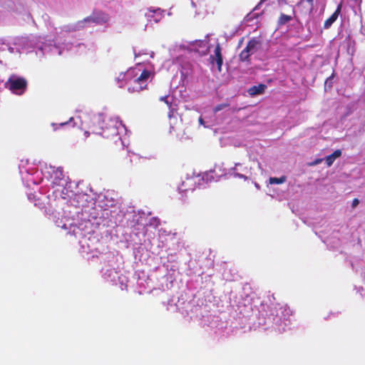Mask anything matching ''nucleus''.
<instances>
[{
    "instance_id": "obj_23",
    "label": "nucleus",
    "mask_w": 365,
    "mask_h": 365,
    "mask_svg": "<svg viewBox=\"0 0 365 365\" xmlns=\"http://www.w3.org/2000/svg\"><path fill=\"white\" fill-rule=\"evenodd\" d=\"M94 120L96 121L100 122L101 120H103V117L101 115H98L94 117Z\"/></svg>"
},
{
    "instance_id": "obj_34",
    "label": "nucleus",
    "mask_w": 365,
    "mask_h": 365,
    "mask_svg": "<svg viewBox=\"0 0 365 365\" xmlns=\"http://www.w3.org/2000/svg\"><path fill=\"white\" fill-rule=\"evenodd\" d=\"M258 167L259 169H261V164L259 163H258Z\"/></svg>"
},
{
    "instance_id": "obj_5",
    "label": "nucleus",
    "mask_w": 365,
    "mask_h": 365,
    "mask_svg": "<svg viewBox=\"0 0 365 365\" xmlns=\"http://www.w3.org/2000/svg\"><path fill=\"white\" fill-rule=\"evenodd\" d=\"M260 48V43L258 40L252 38L247 43L246 47L241 51L240 59L247 61L249 57L255 53Z\"/></svg>"
},
{
    "instance_id": "obj_11",
    "label": "nucleus",
    "mask_w": 365,
    "mask_h": 365,
    "mask_svg": "<svg viewBox=\"0 0 365 365\" xmlns=\"http://www.w3.org/2000/svg\"><path fill=\"white\" fill-rule=\"evenodd\" d=\"M341 9V4L338 5L336 11L332 14V15L325 21L324 24V28L325 29H328L331 27L332 24L337 19Z\"/></svg>"
},
{
    "instance_id": "obj_4",
    "label": "nucleus",
    "mask_w": 365,
    "mask_h": 365,
    "mask_svg": "<svg viewBox=\"0 0 365 365\" xmlns=\"http://www.w3.org/2000/svg\"><path fill=\"white\" fill-rule=\"evenodd\" d=\"M27 86L25 78L15 75L11 76L6 83V87L16 95H22Z\"/></svg>"
},
{
    "instance_id": "obj_17",
    "label": "nucleus",
    "mask_w": 365,
    "mask_h": 365,
    "mask_svg": "<svg viewBox=\"0 0 365 365\" xmlns=\"http://www.w3.org/2000/svg\"><path fill=\"white\" fill-rule=\"evenodd\" d=\"M73 120H74L73 118H71L68 121L61 123L59 124L51 123V125L53 128V130H56L58 128H63L66 125H70Z\"/></svg>"
},
{
    "instance_id": "obj_30",
    "label": "nucleus",
    "mask_w": 365,
    "mask_h": 365,
    "mask_svg": "<svg viewBox=\"0 0 365 365\" xmlns=\"http://www.w3.org/2000/svg\"><path fill=\"white\" fill-rule=\"evenodd\" d=\"M149 55H150V58H153V56H154V52L151 51V52L149 53Z\"/></svg>"
},
{
    "instance_id": "obj_32",
    "label": "nucleus",
    "mask_w": 365,
    "mask_h": 365,
    "mask_svg": "<svg viewBox=\"0 0 365 365\" xmlns=\"http://www.w3.org/2000/svg\"><path fill=\"white\" fill-rule=\"evenodd\" d=\"M148 53H139L137 56H143V55H147Z\"/></svg>"
},
{
    "instance_id": "obj_1",
    "label": "nucleus",
    "mask_w": 365,
    "mask_h": 365,
    "mask_svg": "<svg viewBox=\"0 0 365 365\" xmlns=\"http://www.w3.org/2000/svg\"><path fill=\"white\" fill-rule=\"evenodd\" d=\"M151 72L145 70L139 62L135 68L128 69L125 73H120L117 78L120 82L119 87L127 86L129 92H139L146 88Z\"/></svg>"
},
{
    "instance_id": "obj_10",
    "label": "nucleus",
    "mask_w": 365,
    "mask_h": 365,
    "mask_svg": "<svg viewBox=\"0 0 365 365\" xmlns=\"http://www.w3.org/2000/svg\"><path fill=\"white\" fill-rule=\"evenodd\" d=\"M146 16L150 21H154L155 23L159 22L163 16L162 11L160 9L149 10L146 13Z\"/></svg>"
},
{
    "instance_id": "obj_9",
    "label": "nucleus",
    "mask_w": 365,
    "mask_h": 365,
    "mask_svg": "<svg viewBox=\"0 0 365 365\" xmlns=\"http://www.w3.org/2000/svg\"><path fill=\"white\" fill-rule=\"evenodd\" d=\"M212 59V63L215 62L217 65V68L219 71H221V67L222 65V57L221 54V48L220 44H217L215 48L214 55L210 56Z\"/></svg>"
},
{
    "instance_id": "obj_31",
    "label": "nucleus",
    "mask_w": 365,
    "mask_h": 365,
    "mask_svg": "<svg viewBox=\"0 0 365 365\" xmlns=\"http://www.w3.org/2000/svg\"><path fill=\"white\" fill-rule=\"evenodd\" d=\"M119 140L121 141V143H122V144H123V146H124L125 145H124V141H123V140L120 137L119 138Z\"/></svg>"
},
{
    "instance_id": "obj_13",
    "label": "nucleus",
    "mask_w": 365,
    "mask_h": 365,
    "mask_svg": "<svg viewBox=\"0 0 365 365\" xmlns=\"http://www.w3.org/2000/svg\"><path fill=\"white\" fill-rule=\"evenodd\" d=\"M103 277L108 280L115 282L118 278V272L114 269H106L103 272Z\"/></svg>"
},
{
    "instance_id": "obj_29",
    "label": "nucleus",
    "mask_w": 365,
    "mask_h": 365,
    "mask_svg": "<svg viewBox=\"0 0 365 365\" xmlns=\"http://www.w3.org/2000/svg\"><path fill=\"white\" fill-rule=\"evenodd\" d=\"M255 187H256L257 189H258V190H259V189H260V186L259 185V184H258V183L255 182Z\"/></svg>"
},
{
    "instance_id": "obj_15",
    "label": "nucleus",
    "mask_w": 365,
    "mask_h": 365,
    "mask_svg": "<svg viewBox=\"0 0 365 365\" xmlns=\"http://www.w3.org/2000/svg\"><path fill=\"white\" fill-rule=\"evenodd\" d=\"M87 197H88V196L86 194H78V195H74L73 200L77 202L78 206L83 207L84 206L83 201L86 200Z\"/></svg>"
},
{
    "instance_id": "obj_18",
    "label": "nucleus",
    "mask_w": 365,
    "mask_h": 365,
    "mask_svg": "<svg viewBox=\"0 0 365 365\" xmlns=\"http://www.w3.org/2000/svg\"><path fill=\"white\" fill-rule=\"evenodd\" d=\"M286 180L285 177H281V178H274L272 177L269 179V182L270 184H282Z\"/></svg>"
},
{
    "instance_id": "obj_25",
    "label": "nucleus",
    "mask_w": 365,
    "mask_h": 365,
    "mask_svg": "<svg viewBox=\"0 0 365 365\" xmlns=\"http://www.w3.org/2000/svg\"><path fill=\"white\" fill-rule=\"evenodd\" d=\"M168 97H162L160 98V101H165L167 104H168V101L167 100Z\"/></svg>"
},
{
    "instance_id": "obj_3",
    "label": "nucleus",
    "mask_w": 365,
    "mask_h": 365,
    "mask_svg": "<svg viewBox=\"0 0 365 365\" xmlns=\"http://www.w3.org/2000/svg\"><path fill=\"white\" fill-rule=\"evenodd\" d=\"M101 129L103 130L101 134L103 137L108 138L120 135L125 130V126L118 118L108 119L106 122L105 127L102 126Z\"/></svg>"
},
{
    "instance_id": "obj_2",
    "label": "nucleus",
    "mask_w": 365,
    "mask_h": 365,
    "mask_svg": "<svg viewBox=\"0 0 365 365\" xmlns=\"http://www.w3.org/2000/svg\"><path fill=\"white\" fill-rule=\"evenodd\" d=\"M108 20V17L104 14H101L100 16H88L85 18L82 21H79L77 23L71 24L69 25L64 26L61 29V31L60 34H63V33H69L76 31L81 30L86 26V24L91 23H97L101 24L103 22H106Z\"/></svg>"
},
{
    "instance_id": "obj_27",
    "label": "nucleus",
    "mask_w": 365,
    "mask_h": 365,
    "mask_svg": "<svg viewBox=\"0 0 365 365\" xmlns=\"http://www.w3.org/2000/svg\"><path fill=\"white\" fill-rule=\"evenodd\" d=\"M359 203V200L357 199H354L353 200V206H356V205H358Z\"/></svg>"
},
{
    "instance_id": "obj_21",
    "label": "nucleus",
    "mask_w": 365,
    "mask_h": 365,
    "mask_svg": "<svg viewBox=\"0 0 365 365\" xmlns=\"http://www.w3.org/2000/svg\"><path fill=\"white\" fill-rule=\"evenodd\" d=\"M322 160H323V159L319 158V159L315 160L314 162L311 163L309 165H312V166L316 165L321 163L322 162Z\"/></svg>"
},
{
    "instance_id": "obj_8",
    "label": "nucleus",
    "mask_w": 365,
    "mask_h": 365,
    "mask_svg": "<svg viewBox=\"0 0 365 365\" xmlns=\"http://www.w3.org/2000/svg\"><path fill=\"white\" fill-rule=\"evenodd\" d=\"M190 51H195L201 55H205L207 52V43L205 41H195L190 42L186 46Z\"/></svg>"
},
{
    "instance_id": "obj_28",
    "label": "nucleus",
    "mask_w": 365,
    "mask_h": 365,
    "mask_svg": "<svg viewBox=\"0 0 365 365\" xmlns=\"http://www.w3.org/2000/svg\"><path fill=\"white\" fill-rule=\"evenodd\" d=\"M8 50L9 51L10 53H14V48L11 47V46H9L8 47Z\"/></svg>"
},
{
    "instance_id": "obj_26",
    "label": "nucleus",
    "mask_w": 365,
    "mask_h": 365,
    "mask_svg": "<svg viewBox=\"0 0 365 365\" xmlns=\"http://www.w3.org/2000/svg\"><path fill=\"white\" fill-rule=\"evenodd\" d=\"M199 123H200V125H202L205 126V125L204 123V120H203V119L202 118H199Z\"/></svg>"
},
{
    "instance_id": "obj_6",
    "label": "nucleus",
    "mask_w": 365,
    "mask_h": 365,
    "mask_svg": "<svg viewBox=\"0 0 365 365\" xmlns=\"http://www.w3.org/2000/svg\"><path fill=\"white\" fill-rule=\"evenodd\" d=\"M50 168L51 170L50 173L53 183L60 186L66 185L67 180L65 178L62 168L55 167H51Z\"/></svg>"
},
{
    "instance_id": "obj_12",
    "label": "nucleus",
    "mask_w": 365,
    "mask_h": 365,
    "mask_svg": "<svg viewBox=\"0 0 365 365\" xmlns=\"http://www.w3.org/2000/svg\"><path fill=\"white\" fill-rule=\"evenodd\" d=\"M341 155V151L340 150H336L332 154L325 158V161L328 167H330L334 160Z\"/></svg>"
},
{
    "instance_id": "obj_16",
    "label": "nucleus",
    "mask_w": 365,
    "mask_h": 365,
    "mask_svg": "<svg viewBox=\"0 0 365 365\" xmlns=\"http://www.w3.org/2000/svg\"><path fill=\"white\" fill-rule=\"evenodd\" d=\"M40 49L44 52H51V53H57L58 55L62 53L61 50H58L56 46H50L47 45H43L40 47Z\"/></svg>"
},
{
    "instance_id": "obj_7",
    "label": "nucleus",
    "mask_w": 365,
    "mask_h": 365,
    "mask_svg": "<svg viewBox=\"0 0 365 365\" xmlns=\"http://www.w3.org/2000/svg\"><path fill=\"white\" fill-rule=\"evenodd\" d=\"M252 168L242 166L241 163H235V167L230 169V174L236 178L244 179L245 180H248V177L246 174L251 173Z\"/></svg>"
},
{
    "instance_id": "obj_19",
    "label": "nucleus",
    "mask_w": 365,
    "mask_h": 365,
    "mask_svg": "<svg viewBox=\"0 0 365 365\" xmlns=\"http://www.w3.org/2000/svg\"><path fill=\"white\" fill-rule=\"evenodd\" d=\"M35 174L36 175V178H35V177L32 176L33 175H32V174H31V175H29V178H27V180H28L29 182H30V181H31V182H32L34 184H38V183H39V182H40V178L38 179V177H40V175H41V173H39V172H38V171H36V172L35 173Z\"/></svg>"
},
{
    "instance_id": "obj_14",
    "label": "nucleus",
    "mask_w": 365,
    "mask_h": 365,
    "mask_svg": "<svg viewBox=\"0 0 365 365\" xmlns=\"http://www.w3.org/2000/svg\"><path fill=\"white\" fill-rule=\"evenodd\" d=\"M266 88V86L264 84H259L258 86H254L249 89V93L251 96H255L261 94L264 92Z\"/></svg>"
},
{
    "instance_id": "obj_33",
    "label": "nucleus",
    "mask_w": 365,
    "mask_h": 365,
    "mask_svg": "<svg viewBox=\"0 0 365 365\" xmlns=\"http://www.w3.org/2000/svg\"><path fill=\"white\" fill-rule=\"evenodd\" d=\"M85 135H86V138H87V137H88L89 133H88V131H86V132H85Z\"/></svg>"
},
{
    "instance_id": "obj_22",
    "label": "nucleus",
    "mask_w": 365,
    "mask_h": 365,
    "mask_svg": "<svg viewBox=\"0 0 365 365\" xmlns=\"http://www.w3.org/2000/svg\"><path fill=\"white\" fill-rule=\"evenodd\" d=\"M58 227H61L62 229L63 230H68V229H70V227L66 224H63V225H60V224H58Z\"/></svg>"
},
{
    "instance_id": "obj_24",
    "label": "nucleus",
    "mask_w": 365,
    "mask_h": 365,
    "mask_svg": "<svg viewBox=\"0 0 365 365\" xmlns=\"http://www.w3.org/2000/svg\"><path fill=\"white\" fill-rule=\"evenodd\" d=\"M223 106L220 105L215 108L214 111L217 112L222 108Z\"/></svg>"
},
{
    "instance_id": "obj_20",
    "label": "nucleus",
    "mask_w": 365,
    "mask_h": 365,
    "mask_svg": "<svg viewBox=\"0 0 365 365\" xmlns=\"http://www.w3.org/2000/svg\"><path fill=\"white\" fill-rule=\"evenodd\" d=\"M291 20H292V17L290 16L285 15V14H282L280 16L279 19V23L280 24H284L289 22Z\"/></svg>"
}]
</instances>
